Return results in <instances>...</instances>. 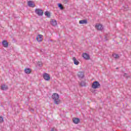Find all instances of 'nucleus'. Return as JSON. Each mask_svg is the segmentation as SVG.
Returning <instances> with one entry per match:
<instances>
[{"label": "nucleus", "mask_w": 131, "mask_h": 131, "mask_svg": "<svg viewBox=\"0 0 131 131\" xmlns=\"http://www.w3.org/2000/svg\"><path fill=\"white\" fill-rule=\"evenodd\" d=\"M8 89V85L6 84H3L1 86V90L2 91H7Z\"/></svg>", "instance_id": "9"}, {"label": "nucleus", "mask_w": 131, "mask_h": 131, "mask_svg": "<svg viewBox=\"0 0 131 131\" xmlns=\"http://www.w3.org/2000/svg\"><path fill=\"white\" fill-rule=\"evenodd\" d=\"M73 61L74 64H75V65H78V64H79V61H78L77 60H76V58H75V57L73 58Z\"/></svg>", "instance_id": "16"}, {"label": "nucleus", "mask_w": 131, "mask_h": 131, "mask_svg": "<svg viewBox=\"0 0 131 131\" xmlns=\"http://www.w3.org/2000/svg\"><path fill=\"white\" fill-rule=\"evenodd\" d=\"M80 85L81 86H85V82L83 81H81V82L80 83Z\"/></svg>", "instance_id": "20"}, {"label": "nucleus", "mask_w": 131, "mask_h": 131, "mask_svg": "<svg viewBox=\"0 0 131 131\" xmlns=\"http://www.w3.org/2000/svg\"><path fill=\"white\" fill-rule=\"evenodd\" d=\"M51 131H57V130L55 129V128H52Z\"/></svg>", "instance_id": "24"}, {"label": "nucleus", "mask_w": 131, "mask_h": 131, "mask_svg": "<svg viewBox=\"0 0 131 131\" xmlns=\"http://www.w3.org/2000/svg\"><path fill=\"white\" fill-rule=\"evenodd\" d=\"M28 5L31 8H34V7H35V5L33 4V2L32 1H29L28 2Z\"/></svg>", "instance_id": "8"}, {"label": "nucleus", "mask_w": 131, "mask_h": 131, "mask_svg": "<svg viewBox=\"0 0 131 131\" xmlns=\"http://www.w3.org/2000/svg\"><path fill=\"white\" fill-rule=\"evenodd\" d=\"M25 72L27 74H30V73H31V69L30 68H26L25 69Z\"/></svg>", "instance_id": "15"}, {"label": "nucleus", "mask_w": 131, "mask_h": 131, "mask_svg": "<svg viewBox=\"0 0 131 131\" xmlns=\"http://www.w3.org/2000/svg\"><path fill=\"white\" fill-rule=\"evenodd\" d=\"M73 122L75 123V124H78L79 122H80V120L79 118H73L72 119Z\"/></svg>", "instance_id": "4"}, {"label": "nucleus", "mask_w": 131, "mask_h": 131, "mask_svg": "<svg viewBox=\"0 0 131 131\" xmlns=\"http://www.w3.org/2000/svg\"><path fill=\"white\" fill-rule=\"evenodd\" d=\"M36 39L37 41L40 42L42 40V35H38V36L36 37Z\"/></svg>", "instance_id": "12"}, {"label": "nucleus", "mask_w": 131, "mask_h": 131, "mask_svg": "<svg viewBox=\"0 0 131 131\" xmlns=\"http://www.w3.org/2000/svg\"><path fill=\"white\" fill-rule=\"evenodd\" d=\"M96 28L97 30H102L103 29V26L102 25L98 24L96 26Z\"/></svg>", "instance_id": "11"}, {"label": "nucleus", "mask_w": 131, "mask_h": 131, "mask_svg": "<svg viewBox=\"0 0 131 131\" xmlns=\"http://www.w3.org/2000/svg\"><path fill=\"white\" fill-rule=\"evenodd\" d=\"M105 39H106V38H107V37H105Z\"/></svg>", "instance_id": "27"}, {"label": "nucleus", "mask_w": 131, "mask_h": 131, "mask_svg": "<svg viewBox=\"0 0 131 131\" xmlns=\"http://www.w3.org/2000/svg\"><path fill=\"white\" fill-rule=\"evenodd\" d=\"M60 103H62V101L60 100L59 99H54V104L56 105H58L60 104Z\"/></svg>", "instance_id": "13"}, {"label": "nucleus", "mask_w": 131, "mask_h": 131, "mask_svg": "<svg viewBox=\"0 0 131 131\" xmlns=\"http://www.w3.org/2000/svg\"><path fill=\"white\" fill-rule=\"evenodd\" d=\"M113 57H114V58H115L116 59L117 58H118V57H119V55H118V54H113Z\"/></svg>", "instance_id": "21"}, {"label": "nucleus", "mask_w": 131, "mask_h": 131, "mask_svg": "<svg viewBox=\"0 0 131 131\" xmlns=\"http://www.w3.org/2000/svg\"><path fill=\"white\" fill-rule=\"evenodd\" d=\"M124 76H126V73H124Z\"/></svg>", "instance_id": "26"}, {"label": "nucleus", "mask_w": 131, "mask_h": 131, "mask_svg": "<svg viewBox=\"0 0 131 131\" xmlns=\"http://www.w3.org/2000/svg\"><path fill=\"white\" fill-rule=\"evenodd\" d=\"M38 66H39L40 67H41V66H42V64L41 63H38Z\"/></svg>", "instance_id": "25"}, {"label": "nucleus", "mask_w": 131, "mask_h": 131, "mask_svg": "<svg viewBox=\"0 0 131 131\" xmlns=\"http://www.w3.org/2000/svg\"><path fill=\"white\" fill-rule=\"evenodd\" d=\"M63 2L64 4H67V3H68V0H63Z\"/></svg>", "instance_id": "23"}, {"label": "nucleus", "mask_w": 131, "mask_h": 131, "mask_svg": "<svg viewBox=\"0 0 131 131\" xmlns=\"http://www.w3.org/2000/svg\"><path fill=\"white\" fill-rule=\"evenodd\" d=\"M50 23L52 26H56L57 25V21L56 20L52 19Z\"/></svg>", "instance_id": "14"}, {"label": "nucleus", "mask_w": 131, "mask_h": 131, "mask_svg": "<svg viewBox=\"0 0 131 131\" xmlns=\"http://www.w3.org/2000/svg\"><path fill=\"white\" fill-rule=\"evenodd\" d=\"M88 23V20L84 19L79 21V24H86Z\"/></svg>", "instance_id": "17"}, {"label": "nucleus", "mask_w": 131, "mask_h": 131, "mask_svg": "<svg viewBox=\"0 0 131 131\" xmlns=\"http://www.w3.org/2000/svg\"><path fill=\"white\" fill-rule=\"evenodd\" d=\"M43 77L44 79H45V80H47V81L51 79V77H50V75H49L48 73H45L43 75Z\"/></svg>", "instance_id": "3"}, {"label": "nucleus", "mask_w": 131, "mask_h": 131, "mask_svg": "<svg viewBox=\"0 0 131 131\" xmlns=\"http://www.w3.org/2000/svg\"><path fill=\"white\" fill-rule=\"evenodd\" d=\"M52 99H59V94L57 93H54L52 96Z\"/></svg>", "instance_id": "10"}, {"label": "nucleus", "mask_w": 131, "mask_h": 131, "mask_svg": "<svg viewBox=\"0 0 131 131\" xmlns=\"http://www.w3.org/2000/svg\"><path fill=\"white\" fill-rule=\"evenodd\" d=\"M3 122H4V118L0 117V123H3Z\"/></svg>", "instance_id": "22"}, {"label": "nucleus", "mask_w": 131, "mask_h": 131, "mask_svg": "<svg viewBox=\"0 0 131 131\" xmlns=\"http://www.w3.org/2000/svg\"><path fill=\"white\" fill-rule=\"evenodd\" d=\"M100 86L101 84H100V83L97 81H94L92 85V89H94V90H96V89H99Z\"/></svg>", "instance_id": "1"}, {"label": "nucleus", "mask_w": 131, "mask_h": 131, "mask_svg": "<svg viewBox=\"0 0 131 131\" xmlns=\"http://www.w3.org/2000/svg\"><path fill=\"white\" fill-rule=\"evenodd\" d=\"M58 8H59V9L60 10H63L64 9V8L63 7V5H62L61 4V3L58 4Z\"/></svg>", "instance_id": "19"}, {"label": "nucleus", "mask_w": 131, "mask_h": 131, "mask_svg": "<svg viewBox=\"0 0 131 131\" xmlns=\"http://www.w3.org/2000/svg\"><path fill=\"white\" fill-rule=\"evenodd\" d=\"M45 16H47L48 18H51V13L49 11H46L45 12Z\"/></svg>", "instance_id": "18"}, {"label": "nucleus", "mask_w": 131, "mask_h": 131, "mask_svg": "<svg viewBox=\"0 0 131 131\" xmlns=\"http://www.w3.org/2000/svg\"><path fill=\"white\" fill-rule=\"evenodd\" d=\"M78 77L80 78L81 79L84 77V75L83 74V72H79L78 73Z\"/></svg>", "instance_id": "7"}, {"label": "nucleus", "mask_w": 131, "mask_h": 131, "mask_svg": "<svg viewBox=\"0 0 131 131\" xmlns=\"http://www.w3.org/2000/svg\"><path fill=\"white\" fill-rule=\"evenodd\" d=\"M2 45L4 48H8V47H9V43H8V41L6 40L2 41Z\"/></svg>", "instance_id": "6"}, {"label": "nucleus", "mask_w": 131, "mask_h": 131, "mask_svg": "<svg viewBox=\"0 0 131 131\" xmlns=\"http://www.w3.org/2000/svg\"><path fill=\"white\" fill-rule=\"evenodd\" d=\"M35 13H36L38 16H42L43 15V11L40 9H36L35 10Z\"/></svg>", "instance_id": "2"}, {"label": "nucleus", "mask_w": 131, "mask_h": 131, "mask_svg": "<svg viewBox=\"0 0 131 131\" xmlns=\"http://www.w3.org/2000/svg\"><path fill=\"white\" fill-rule=\"evenodd\" d=\"M113 131H115V130H113Z\"/></svg>", "instance_id": "28"}, {"label": "nucleus", "mask_w": 131, "mask_h": 131, "mask_svg": "<svg viewBox=\"0 0 131 131\" xmlns=\"http://www.w3.org/2000/svg\"><path fill=\"white\" fill-rule=\"evenodd\" d=\"M82 57L85 60H90V59H91L90 55L88 54V53H83Z\"/></svg>", "instance_id": "5"}]
</instances>
